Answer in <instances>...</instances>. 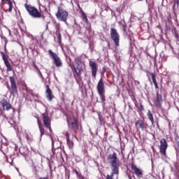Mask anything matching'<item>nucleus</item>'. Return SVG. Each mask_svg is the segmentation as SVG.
<instances>
[{
  "instance_id": "nucleus-1",
  "label": "nucleus",
  "mask_w": 179,
  "mask_h": 179,
  "mask_svg": "<svg viewBox=\"0 0 179 179\" xmlns=\"http://www.w3.org/2000/svg\"><path fill=\"white\" fill-rule=\"evenodd\" d=\"M41 117L42 120L40 119V116H35V118H36L41 138H43V135H50L47 129L50 134H52V128L51 127V117L48 116V113H42Z\"/></svg>"
},
{
  "instance_id": "nucleus-2",
  "label": "nucleus",
  "mask_w": 179,
  "mask_h": 179,
  "mask_svg": "<svg viewBox=\"0 0 179 179\" xmlns=\"http://www.w3.org/2000/svg\"><path fill=\"white\" fill-rule=\"evenodd\" d=\"M24 8L28 12L29 16H31L34 19H43V20H45V15H44L41 11L38 10V9L35 6L25 3Z\"/></svg>"
},
{
  "instance_id": "nucleus-3",
  "label": "nucleus",
  "mask_w": 179,
  "mask_h": 179,
  "mask_svg": "<svg viewBox=\"0 0 179 179\" xmlns=\"http://www.w3.org/2000/svg\"><path fill=\"white\" fill-rule=\"evenodd\" d=\"M107 162L110 164L112 171H120V166H121V164L117 157V153L113 152L108 155Z\"/></svg>"
},
{
  "instance_id": "nucleus-4",
  "label": "nucleus",
  "mask_w": 179,
  "mask_h": 179,
  "mask_svg": "<svg viewBox=\"0 0 179 179\" xmlns=\"http://www.w3.org/2000/svg\"><path fill=\"white\" fill-rule=\"evenodd\" d=\"M96 90L99 94L101 101L105 104L106 103V86L104 85V81L103 78H100L96 85Z\"/></svg>"
},
{
  "instance_id": "nucleus-5",
  "label": "nucleus",
  "mask_w": 179,
  "mask_h": 179,
  "mask_svg": "<svg viewBox=\"0 0 179 179\" xmlns=\"http://www.w3.org/2000/svg\"><path fill=\"white\" fill-rule=\"evenodd\" d=\"M55 16L57 19H58V20H60V22H64V23H66V22L68 21L69 13L66 11V10L64 9L63 7L58 6Z\"/></svg>"
},
{
  "instance_id": "nucleus-6",
  "label": "nucleus",
  "mask_w": 179,
  "mask_h": 179,
  "mask_svg": "<svg viewBox=\"0 0 179 179\" xmlns=\"http://www.w3.org/2000/svg\"><path fill=\"white\" fill-rule=\"evenodd\" d=\"M72 71L73 72V76L77 82L79 83V80L76 78H78L80 80H82V73H83V66L82 64H78L77 66L73 65Z\"/></svg>"
},
{
  "instance_id": "nucleus-7",
  "label": "nucleus",
  "mask_w": 179,
  "mask_h": 179,
  "mask_svg": "<svg viewBox=\"0 0 179 179\" xmlns=\"http://www.w3.org/2000/svg\"><path fill=\"white\" fill-rule=\"evenodd\" d=\"M48 52L51 59H52L55 66H57V68H60L61 66H62V60H61V58L59 57V56L57 55V53L53 52V51L51 50H48Z\"/></svg>"
},
{
  "instance_id": "nucleus-8",
  "label": "nucleus",
  "mask_w": 179,
  "mask_h": 179,
  "mask_svg": "<svg viewBox=\"0 0 179 179\" xmlns=\"http://www.w3.org/2000/svg\"><path fill=\"white\" fill-rule=\"evenodd\" d=\"M67 122L69 128H71L73 131H76L79 129V124H78V120L75 118V116L71 115L67 117Z\"/></svg>"
},
{
  "instance_id": "nucleus-9",
  "label": "nucleus",
  "mask_w": 179,
  "mask_h": 179,
  "mask_svg": "<svg viewBox=\"0 0 179 179\" xmlns=\"http://www.w3.org/2000/svg\"><path fill=\"white\" fill-rule=\"evenodd\" d=\"M52 23L55 26V29H56L55 36L57 38V43L58 44H62V35L61 34V24H59V22H57L56 20H53Z\"/></svg>"
},
{
  "instance_id": "nucleus-10",
  "label": "nucleus",
  "mask_w": 179,
  "mask_h": 179,
  "mask_svg": "<svg viewBox=\"0 0 179 179\" xmlns=\"http://www.w3.org/2000/svg\"><path fill=\"white\" fill-rule=\"evenodd\" d=\"M110 38L113 40L115 47H120V34L115 28L110 29Z\"/></svg>"
},
{
  "instance_id": "nucleus-11",
  "label": "nucleus",
  "mask_w": 179,
  "mask_h": 179,
  "mask_svg": "<svg viewBox=\"0 0 179 179\" xmlns=\"http://www.w3.org/2000/svg\"><path fill=\"white\" fill-rule=\"evenodd\" d=\"M167 148H169L167 140H166V138L161 139L159 145V153L161 155H163L164 157H167Z\"/></svg>"
},
{
  "instance_id": "nucleus-12",
  "label": "nucleus",
  "mask_w": 179,
  "mask_h": 179,
  "mask_svg": "<svg viewBox=\"0 0 179 179\" xmlns=\"http://www.w3.org/2000/svg\"><path fill=\"white\" fill-rule=\"evenodd\" d=\"M0 54L4 62V65L7 68V72H12L13 69L10 62H9V55H8V54L5 53L4 52H0Z\"/></svg>"
},
{
  "instance_id": "nucleus-13",
  "label": "nucleus",
  "mask_w": 179,
  "mask_h": 179,
  "mask_svg": "<svg viewBox=\"0 0 179 179\" xmlns=\"http://www.w3.org/2000/svg\"><path fill=\"white\" fill-rule=\"evenodd\" d=\"M0 104L2 106L3 111H9V110H13V113H15V108L12 107L10 102L6 99H3L0 101Z\"/></svg>"
},
{
  "instance_id": "nucleus-14",
  "label": "nucleus",
  "mask_w": 179,
  "mask_h": 179,
  "mask_svg": "<svg viewBox=\"0 0 179 179\" xmlns=\"http://www.w3.org/2000/svg\"><path fill=\"white\" fill-rule=\"evenodd\" d=\"M135 127L136 129H141V131H148L149 128V124L142 120H138L135 122Z\"/></svg>"
},
{
  "instance_id": "nucleus-15",
  "label": "nucleus",
  "mask_w": 179,
  "mask_h": 179,
  "mask_svg": "<svg viewBox=\"0 0 179 179\" xmlns=\"http://www.w3.org/2000/svg\"><path fill=\"white\" fill-rule=\"evenodd\" d=\"M10 83L11 86L10 94L12 96H16L17 94V85H16V81L15 80V77L10 76L9 77Z\"/></svg>"
},
{
  "instance_id": "nucleus-16",
  "label": "nucleus",
  "mask_w": 179,
  "mask_h": 179,
  "mask_svg": "<svg viewBox=\"0 0 179 179\" xmlns=\"http://www.w3.org/2000/svg\"><path fill=\"white\" fill-rule=\"evenodd\" d=\"M89 66L92 71V76H93V78H96V76H97V68H99L97 63L94 61L90 60Z\"/></svg>"
},
{
  "instance_id": "nucleus-17",
  "label": "nucleus",
  "mask_w": 179,
  "mask_h": 179,
  "mask_svg": "<svg viewBox=\"0 0 179 179\" xmlns=\"http://www.w3.org/2000/svg\"><path fill=\"white\" fill-rule=\"evenodd\" d=\"M162 103H163V96L159 94V91H157V96L154 100V104L157 108H162Z\"/></svg>"
},
{
  "instance_id": "nucleus-18",
  "label": "nucleus",
  "mask_w": 179,
  "mask_h": 179,
  "mask_svg": "<svg viewBox=\"0 0 179 179\" xmlns=\"http://www.w3.org/2000/svg\"><path fill=\"white\" fill-rule=\"evenodd\" d=\"M45 93L46 99H48L49 101H52V99H55V96H54V94H52V90H51V88H50V85H46Z\"/></svg>"
},
{
  "instance_id": "nucleus-19",
  "label": "nucleus",
  "mask_w": 179,
  "mask_h": 179,
  "mask_svg": "<svg viewBox=\"0 0 179 179\" xmlns=\"http://www.w3.org/2000/svg\"><path fill=\"white\" fill-rule=\"evenodd\" d=\"M7 2L9 8L8 9H4V12L10 13L13 9V3H12V0H1V5H4V3Z\"/></svg>"
},
{
  "instance_id": "nucleus-20",
  "label": "nucleus",
  "mask_w": 179,
  "mask_h": 179,
  "mask_svg": "<svg viewBox=\"0 0 179 179\" xmlns=\"http://www.w3.org/2000/svg\"><path fill=\"white\" fill-rule=\"evenodd\" d=\"M131 170H133V171L134 172V174L137 177H141V176H143V173L142 172V170H141L139 168H137L136 165L131 164Z\"/></svg>"
},
{
  "instance_id": "nucleus-21",
  "label": "nucleus",
  "mask_w": 179,
  "mask_h": 179,
  "mask_svg": "<svg viewBox=\"0 0 179 179\" xmlns=\"http://www.w3.org/2000/svg\"><path fill=\"white\" fill-rule=\"evenodd\" d=\"M120 171H112L110 175H107L105 179H114V176H116V179H118Z\"/></svg>"
},
{
  "instance_id": "nucleus-22",
  "label": "nucleus",
  "mask_w": 179,
  "mask_h": 179,
  "mask_svg": "<svg viewBox=\"0 0 179 179\" xmlns=\"http://www.w3.org/2000/svg\"><path fill=\"white\" fill-rule=\"evenodd\" d=\"M150 75L152 76V83H154V86L155 89L157 90L159 89V85L157 84V80H156V74L153 73H150Z\"/></svg>"
},
{
  "instance_id": "nucleus-23",
  "label": "nucleus",
  "mask_w": 179,
  "mask_h": 179,
  "mask_svg": "<svg viewBox=\"0 0 179 179\" xmlns=\"http://www.w3.org/2000/svg\"><path fill=\"white\" fill-rule=\"evenodd\" d=\"M53 156H58V157H62V150L59 148H56L53 151Z\"/></svg>"
},
{
  "instance_id": "nucleus-24",
  "label": "nucleus",
  "mask_w": 179,
  "mask_h": 179,
  "mask_svg": "<svg viewBox=\"0 0 179 179\" xmlns=\"http://www.w3.org/2000/svg\"><path fill=\"white\" fill-rule=\"evenodd\" d=\"M147 117L151 122V124L153 125V124H155V118L153 117V114L150 110L147 113Z\"/></svg>"
},
{
  "instance_id": "nucleus-25",
  "label": "nucleus",
  "mask_w": 179,
  "mask_h": 179,
  "mask_svg": "<svg viewBox=\"0 0 179 179\" xmlns=\"http://www.w3.org/2000/svg\"><path fill=\"white\" fill-rule=\"evenodd\" d=\"M81 12V17L82 20L86 23V24H89V20L87 19V15H86V13L83 12V10H80Z\"/></svg>"
},
{
  "instance_id": "nucleus-26",
  "label": "nucleus",
  "mask_w": 179,
  "mask_h": 179,
  "mask_svg": "<svg viewBox=\"0 0 179 179\" xmlns=\"http://www.w3.org/2000/svg\"><path fill=\"white\" fill-rule=\"evenodd\" d=\"M67 145L69 149H73V141H71V139L66 140Z\"/></svg>"
},
{
  "instance_id": "nucleus-27",
  "label": "nucleus",
  "mask_w": 179,
  "mask_h": 179,
  "mask_svg": "<svg viewBox=\"0 0 179 179\" xmlns=\"http://www.w3.org/2000/svg\"><path fill=\"white\" fill-rule=\"evenodd\" d=\"M173 10H175L176 9V5H177V7L178 8L179 6V0H173Z\"/></svg>"
},
{
  "instance_id": "nucleus-28",
  "label": "nucleus",
  "mask_w": 179,
  "mask_h": 179,
  "mask_svg": "<svg viewBox=\"0 0 179 179\" xmlns=\"http://www.w3.org/2000/svg\"><path fill=\"white\" fill-rule=\"evenodd\" d=\"M76 174L77 177H78V178H80V179H85V177L83 176H82V174H80L79 173V171H76Z\"/></svg>"
},
{
  "instance_id": "nucleus-29",
  "label": "nucleus",
  "mask_w": 179,
  "mask_h": 179,
  "mask_svg": "<svg viewBox=\"0 0 179 179\" xmlns=\"http://www.w3.org/2000/svg\"><path fill=\"white\" fill-rule=\"evenodd\" d=\"M122 29H123L124 33H125V34H127V29H128V26L127 25L126 23H124L122 24Z\"/></svg>"
},
{
  "instance_id": "nucleus-30",
  "label": "nucleus",
  "mask_w": 179,
  "mask_h": 179,
  "mask_svg": "<svg viewBox=\"0 0 179 179\" xmlns=\"http://www.w3.org/2000/svg\"><path fill=\"white\" fill-rule=\"evenodd\" d=\"M138 108V110H140V111H144L145 110V108L143 107V105H142V103L140 104V106Z\"/></svg>"
},
{
  "instance_id": "nucleus-31",
  "label": "nucleus",
  "mask_w": 179,
  "mask_h": 179,
  "mask_svg": "<svg viewBox=\"0 0 179 179\" xmlns=\"http://www.w3.org/2000/svg\"><path fill=\"white\" fill-rule=\"evenodd\" d=\"M174 34H175V38H176V40L178 41H179V35H178V33L177 32V31H175Z\"/></svg>"
},
{
  "instance_id": "nucleus-32",
  "label": "nucleus",
  "mask_w": 179,
  "mask_h": 179,
  "mask_svg": "<svg viewBox=\"0 0 179 179\" xmlns=\"http://www.w3.org/2000/svg\"><path fill=\"white\" fill-rule=\"evenodd\" d=\"M69 136H70V134H69V132H66V141H69Z\"/></svg>"
},
{
  "instance_id": "nucleus-33",
  "label": "nucleus",
  "mask_w": 179,
  "mask_h": 179,
  "mask_svg": "<svg viewBox=\"0 0 179 179\" xmlns=\"http://www.w3.org/2000/svg\"><path fill=\"white\" fill-rule=\"evenodd\" d=\"M31 96H35V97H36V99H38V94H35L34 92H31Z\"/></svg>"
},
{
  "instance_id": "nucleus-34",
  "label": "nucleus",
  "mask_w": 179,
  "mask_h": 179,
  "mask_svg": "<svg viewBox=\"0 0 179 179\" xmlns=\"http://www.w3.org/2000/svg\"><path fill=\"white\" fill-rule=\"evenodd\" d=\"M102 71H103V73H104L105 72H107V69L106 68V66H104L102 68Z\"/></svg>"
},
{
  "instance_id": "nucleus-35",
  "label": "nucleus",
  "mask_w": 179,
  "mask_h": 179,
  "mask_svg": "<svg viewBox=\"0 0 179 179\" xmlns=\"http://www.w3.org/2000/svg\"><path fill=\"white\" fill-rule=\"evenodd\" d=\"M167 20L168 22H169V23H171V15H169V17H168Z\"/></svg>"
},
{
  "instance_id": "nucleus-36",
  "label": "nucleus",
  "mask_w": 179,
  "mask_h": 179,
  "mask_svg": "<svg viewBox=\"0 0 179 179\" xmlns=\"http://www.w3.org/2000/svg\"><path fill=\"white\" fill-rule=\"evenodd\" d=\"M38 179H50V178H48V176H45V177H41Z\"/></svg>"
},
{
  "instance_id": "nucleus-37",
  "label": "nucleus",
  "mask_w": 179,
  "mask_h": 179,
  "mask_svg": "<svg viewBox=\"0 0 179 179\" xmlns=\"http://www.w3.org/2000/svg\"><path fill=\"white\" fill-rule=\"evenodd\" d=\"M79 61H80V58L76 57V58L75 59V62H79Z\"/></svg>"
},
{
  "instance_id": "nucleus-38",
  "label": "nucleus",
  "mask_w": 179,
  "mask_h": 179,
  "mask_svg": "<svg viewBox=\"0 0 179 179\" xmlns=\"http://www.w3.org/2000/svg\"><path fill=\"white\" fill-rule=\"evenodd\" d=\"M26 139L28 141V142L30 141V137L27 134L26 135Z\"/></svg>"
},
{
  "instance_id": "nucleus-39",
  "label": "nucleus",
  "mask_w": 179,
  "mask_h": 179,
  "mask_svg": "<svg viewBox=\"0 0 179 179\" xmlns=\"http://www.w3.org/2000/svg\"><path fill=\"white\" fill-rule=\"evenodd\" d=\"M52 139V146H54V138H52V136L50 137Z\"/></svg>"
},
{
  "instance_id": "nucleus-40",
  "label": "nucleus",
  "mask_w": 179,
  "mask_h": 179,
  "mask_svg": "<svg viewBox=\"0 0 179 179\" xmlns=\"http://www.w3.org/2000/svg\"><path fill=\"white\" fill-rule=\"evenodd\" d=\"M39 73H40V76H41V78H43V74H41V72L39 71Z\"/></svg>"
},
{
  "instance_id": "nucleus-41",
  "label": "nucleus",
  "mask_w": 179,
  "mask_h": 179,
  "mask_svg": "<svg viewBox=\"0 0 179 179\" xmlns=\"http://www.w3.org/2000/svg\"><path fill=\"white\" fill-rule=\"evenodd\" d=\"M4 50H5V51H6V45H5Z\"/></svg>"
},
{
  "instance_id": "nucleus-42",
  "label": "nucleus",
  "mask_w": 179,
  "mask_h": 179,
  "mask_svg": "<svg viewBox=\"0 0 179 179\" xmlns=\"http://www.w3.org/2000/svg\"><path fill=\"white\" fill-rule=\"evenodd\" d=\"M108 47H110V43H108Z\"/></svg>"
},
{
  "instance_id": "nucleus-43",
  "label": "nucleus",
  "mask_w": 179,
  "mask_h": 179,
  "mask_svg": "<svg viewBox=\"0 0 179 179\" xmlns=\"http://www.w3.org/2000/svg\"><path fill=\"white\" fill-rule=\"evenodd\" d=\"M46 29H48V25L46 26Z\"/></svg>"
},
{
  "instance_id": "nucleus-44",
  "label": "nucleus",
  "mask_w": 179,
  "mask_h": 179,
  "mask_svg": "<svg viewBox=\"0 0 179 179\" xmlns=\"http://www.w3.org/2000/svg\"><path fill=\"white\" fill-rule=\"evenodd\" d=\"M9 124H10V125H12V123H10V122H8Z\"/></svg>"
},
{
  "instance_id": "nucleus-45",
  "label": "nucleus",
  "mask_w": 179,
  "mask_h": 179,
  "mask_svg": "<svg viewBox=\"0 0 179 179\" xmlns=\"http://www.w3.org/2000/svg\"><path fill=\"white\" fill-rule=\"evenodd\" d=\"M138 1H143V0H138Z\"/></svg>"
}]
</instances>
